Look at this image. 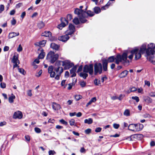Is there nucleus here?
<instances>
[{
	"instance_id": "f257e3e1",
	"label": "nucleus",
	"mask_w": 155,
	"mask_h": 155,
	"mask_svg": "<svg viewBox=\"0 0 155 155\" xmlns=\"http://www.w3.org/2000/svg\"><path fill=\"white\" fill-rule=\"evenodd\" d=\"M127 54L126 53H124L121 56L120 55H117L115 58L114 56H112L109 57L107 60L108 62H112L115 60V63L117 64H118L120 62L122 61L126 62L127 58Z\"/></svg>"
},
{
	"instance_id": "f03ea898",
	"label": "nucleus",
	"mask_w": 155,
	"mask_h": 155,
	"mask_svg": "<svg viewBox=\"0 0 155 155\" xmlns=\"http://www.w3.org/2000/svg\"><path fill=\"white\" fill-rule=\"evenodd\" d=\"M74 13L78 15L80 20L81 23L85 22L87 20L85 19V18L86 12L82 9H80L76 8L75 9Z\"/></svg>"
},
{
	"instance_id": "7ed1b4c3",
	"label": "nucleus",
	"mask_w": 155,
	"mask_h": 155,
	"mask_svg": "<svg viewBox=\"0 0 155 155\" xmlns=\"http://www.w3.org/2000/svg\"><path fill=\"white\" fill-rule=\"evenodd\" d=\"M59 55L55 54L54 52L50 51L47 56V59L51 63H54L58 58Z\"/></svg>"
},
{
	"instance_id": "20e7f679",
	"label": "nucleus",
	"mask_w": 155,
	"mask_h": 155,
	"mask_svg": "<svg viewBox=\"0 0 155 155\" xmlns=\"http://www.w3.org/2000/svg\"><path fill=\"white\" fill-rule=\"evenodd\" d=\"M83 71L85 73H89L90 75H92L93 72V64L85 65Z\"/></svg>"
},
{
	"instance_id": "39448f33",
	"label": "nucleus",
	"mask_w": 155,
	"mask_h": 155,
	"mask_svg": "<svg viewBox=\"0 0 155 155\" xmlns=\"http://www.w3.org/2000/svg\"><path fill=\"white\" fill-rule=\"evenodd\" d=\"M62 66H64L65 70L69 69L73 66V64L69 60H65L62 62Z\"/></svg>"
},
{
	"instance_id": "423d86ee",
	"label": "nucleus",
	"mask_w": 155,
	"mask_h": 155,
	"mask_svg": "<svg viewBox=\"0 0 155 155\" xmlns=\"http://www.w3.org/2000/svg\"><path fill=\"white\" fill-rule=\"evenodd\" d=\"M94 68L95 75H96L98 73L100 74H101L102 70V64L100 63L95 64Z\"/></svg>"
},
{
	"instance_id": "0eeeda50",
	"label": "nucleus",
	"mask_w": 155,
	"mask_h": 155,
	"mask_svg": "<svg viewBox=\"0 0 155 155\" xmlns=\"http://www.w3.org/2000/svg\"><path fill=\"white\" fill-rule=\"evenodd\" d=\"M131 53L135 54V60H137L140 58L141 54H143L140 53L139 51V49L137 48L132 50L131 51Z\"/></svg>"
},
{
	"instance_id": "6e6552de",
	"label": "nucleus",
	"mask_w": 155,
	"mask_h": 155,
	"mask_svg": "<svg viewBox=\"0 0 155 155\" xmlns=\"http://www.w3.org/2000/svg\"><path fill=\"white\" fill-rule=\"evenodd\" d=\"M61 23L59 25L58 27V28L60 29H62L68 23V22L65 18H61Z\"/></svg>"
},
{
	"instance_id": "1a4fd4ad",
	"label": "nucleus",
	"mask_w": 155,
	"mask_h": 155,
	"mask_svg": "<svg viewBox=\"0 0 155 155\" xmlns=\"http://www.w3.org/2000/svg\"><path fill=\"white\" fill-rule=\"evenodd\" d=\"M12 62L14 64L13 65V68L16 67L19 68V66L18 64H19V61L18 60L17 57L15 55H14L12 60Z\"/></svg>"
},
{
	"instance_id": "9d476101",
	"label": "nucleus",
	"mask_w": 155,
	"mask_h": 155,
	"mask_svg": "<svg viewBox=\"0 0 155 155\" xmlns=\"http://www.w3.org/2000/svg\"><path fill=\"white\" fill-rule=\"evenodd\" d=\"M69 29L66 31V33L68 35H71L73 34L75 31V27L74 25L70 24L68 27Z\"/></svg>"
},
{
	"instance_id": "9b49d317",
	"label": "nucleus",
	"mask_w": 155,
	"mask_h": 155,
	"mask_svg": "<svg viewBox=\"0 0 155 155\" xmlns=\"http://www.w3.org/2000/svg\"><path fill=\"white\" fill-rule=\"evenodd\" d=\"M53 67L52 66L49 67L48 68V73L50 74V76L51 78H54L55 76V73L53 71Z\"/></svg>"
},
{
	"instance_id": "f8f14e48",
	"label": "nucleus",
	"mask_w": 155,
	"mask_h": 155,
	"mask_svg": "<svg viewBox=\"0 0 155 155\" xmlns=\"http://www.w3.org/2000/svg\"><path fill=\"white\" fill-rule=\"evenodd\" d=\"M148 48L147 50H150V53L152 52H154V53L155 54V45L153 43H151L148 45Z\"/></svg>"
},
{
	"instance_id": "ddd939ff",
	"label": "nucleus",
	"mask_w": 155,
	"mask_h": 155,
	"mask_svg": "<svg viewBox=\"0 0 155 155\" xmlns=\"http://www.w3.org/2000/svg\"><path fill=\"white\" fill-rule=\"evenodd\" d=\"M69 38L68 35L66 33L64 35L59 36L58 37V39L63 42H65L68 40Z\"/></svg>"
},
{
	"instance_id": "4468645a",
	"label": "nucleus",
	"mask_w": 155,
	"mask_h": 155,
	"mask_svg": "<svg viewBox=\"0 0 155 155\" xmlns=\"http://www.w3.org/2000/svg\"><path fill=\"white\" fill-rule=\"evenodd\" d=\"M22 113L19 111H18L14 113L13 115V118L15 119H21L22 118Z\"/></svg>"
},
{
	"instance_id": "2eb2a0df",
	"label": "nucleus",
	"mask_w": 155,
	"mask_h": 155,
	"mask_svg": "<svg viewBox=\"0 0 155 155\" xmlns=\"http://www.w3.org/2000/svg\"><path fill=\"white\" fill-rule=\"evenodd\" d=\"M146 54L148 56L147 58L148 59L149 61H152V60L154 57L153 54H155L154 53V52H152L151 53L148 50H147Z\"/></svg>"
},
{
	"instance_id": "dca6fc26",
	"label": "nucleus",
	"mask_w": 155,
	"mask_h": 155,
	"mask_svg": "<svg viewBox=\"0 0 155 155\" xmlns=\"http://www.w3.org/2000/svg\"><path fill=\"white\" fill-rule=\"evenodd\" d=\"M52 107L53 109L55 110H58L61 108L60 104L55 102H53L52 104Z\"/></svg>"
},
{
	"instance_id": "f3484780",
	"label": "nucleus",
	"mask_w": 155,
	"mask_h": 155,
	"mask_svg": "<svg viewBox=\"0 0 155 155\" xmlns=\"http://www.w3.org/2000/svg\"><path fill=\"white\" fill-rule=\"evenodd\" d=\"M77 65H75L73 67L70 71V74H71V77H75L76 74L75 73L77 68Z\"/></svg>"
},
{
	"instance_id": "a211bd4d",
	"label": "nucleus",
	"mask_w": 155,
	"mask_h": 155,
	"mask_svg": "<svg viewBox=\"0 0 155 155\" xmlns=\"http://www.w3.org/2000/svg\"><path fill=\"white\" fill-rule=\"evenodd\" d=\"M54 70L57 74H61L63 71V69L62 67H58L57 68H55Z\"/></svg>"
},
{
	"instance_id": "6ab92c4d",
	"label": "nucleus",
	"mask_w": 155,
	"mask_h": 155,
	"mask_svg": "<svg viewBox=\"0 0 155 155\" xmlns=\"http://www.w3.org/2000/svg\"><path fill=\"white\" fill-rule=\"evenodd\" d=\"M147 44L144 43L143 44L141 47L140 50L139 51L141 53H144L145 51H147Z\"/></svg>"
},
{
	"instance_id": "aec40b11",
	"label": "nucleus",
	"mask_w": 155,
	"mask_h": 155,
	"mask_svg": "<svg viewBox=\"0 0 155 155\" xmlns=\"http://www.w3.org/2000/svg\"><path fill=\"white\" fill-rule=\"evenodd\" d=\"M135 132L140 131L143 128V125L142 124L138 125L137 124H135Z\"/></svg>"
},
{
	"instance_id": "412c9836",
	"label": "nucleus",
	"mask_w": 155,
	"mask_h": 155,
	"mask_svg": "<svg viewBox=\"0 0 155 155\" xmlns=\"http://www.w3.org/2000/svg\"><path fill=\"white\" fill-rule=\"evenodd\" d=\"M19 34L18 32H12L9 33L8 38H11L19 35Z\"/></svg>"
},
{
	"instance_id": "4be33fe9",
	"label": "nucleus",
	"mask_w": 155,
	"mask_h": 155,
	"mask_svg": "<svg viewBox=\"0 0 155 155\" xmlns=\"http://www.w3.org/2000/svg\"><path fill=\"white\" fill-rule=\"evenodd\" d=\"M50 47L52 49L58 50L59 48L60 45H57L54 43H52L51 44Z\"/></svg>"
},
{
	"instance_id": "5701e85b",
	"label": "nucleus",
	"mask_w": 155,
	"mask_h": 155,
	"mask_svg": "<svg viewBox=\"0 0 155 155\" xmlns=\"http://www.w3.org/2000/svg\"><path fill=\"white\" fill-rule=\"evenodd\" d=\"M107 60H103V70L105 71L107 70Z\"/></svg>"
},
{
	"instance_id": "b1692460",
	"label": "nucleus",
	"mask_w": 155,
	"mask_h": 155,
	"mask_svg": "<svg viewBox=\"0 0 155 155\" xmlns=\"http://www.w3.org/2000/svg\"><path fill=\"white\" fill-rule=\"evenodd\" d=\"M46 43V41L43 40L42 41L35 43V45L40 47H43L45 45Z\"/></svg>"
},
{
	"instance_id": "393cba45",
	"label": "nucleus",
	"mask_w": 155,
	"mask_h": 155,
	"mask_svg": "<svg viewBox=\"0 0 155 155\" xmlns=\"http://www.w3.org/2000/svg\"><path fill=\"white\" fill-rule=\"evenodd\" d=\"M143 100L147 103L149 104L152 102V99L148 96H144L143 97Z\"/></svg>"
},
{
	"instance_id": "a878e982",
	"label": "nucleus",
	"mask_w": 155,
	"mask_h": 155,
	"mask_svg": "<svg viewBox=\"0 0 155 155\" xmlns=\"http://www.w3.org/2000/svg\"><path fill=\"white\" fill-rule=\"evenodd\" d=\"M128 71L126 70L123 71L119 75L120 78H122L126 77L128 73Z\"/></svg>"
},
{
	"instance_id": "bb28decb",
	"label": "nucleus",
	"mask_w": 155,
	"mask_h": 155,
	"mask_svg": "<svg viewBox=\"0 0 155 155\" xmlns=\"http://www.w3.org/2000/svg\"><path fill=\"white\" fill-rule=\"evenodd\" d=\"M135 124H130L128 126V130L135 132Z\"/></svg>"
},
{
	"instance_id": "cd10ccee",
	"label": "nucleus",
	"mask_w": 155,
	"mask_h": 155,
	"mask_svg": "<svg viewBox=\"0 0 155 155\" xmlns=\"http://www.w3.org/2000/svg\"><path fill=\"white\" fill-rule=\"evenodd\" d=\"M42 36L46 37H50L51 36V33L49 31H45L42 34Z\"/></svg>"
},
{
	"instance_id": "c85d7f7f",
	"label": "nucleus",
	"mask_w": 155,
	"mask_h": 155,
	"mask_svg": "<svg viewBox=\"0 0 155 155\" xmlns=\"http://www.w3.org/2000/svg\"><path fill=\"white\" fill-rule=\"evenodd\" d=\"M15 98V96L13 94L8 98V101L10 103H12L14 102V100Z\"/></svg>"
},
{
	"instance_id": "c756f323",
	"label": "nucleus",
	"mask_w": 155,
	"mask_h": 155,
	"mask_svg": "<svg viewBox=\"0 0 155 155\" xmlns=\"http://www.w3.org/2000/svg\"><path fill=\"white\" fill-rule=\"evenodd\" d=\"M84 122L85 124H90L93 123V120L91 118H89L88 119H86L84 120Z\"/></svg>"
},
{
	"instance_id": "7c9ffc66",
	"label": "nucleus",
	"mask_w": 155,
	"mask_h": 155,
	"mask_svg": "<svg viewBox=\"0 0 155 155\" xmlns=\"http://www.w3.org/2000/svg\"><path fill=\"white\" fill-rule=\"evenodd\" d=\"M79 76L80 77H82L84 79H86L88 76V74L86 73L81 72L79 74Z\"/></svg>"
},
{
	"instance_id": "2f4dec72",
	"label": "nucleus",
	"mask_w": 155,
	"mask_h": 155,
	"mask_svg": "<svg viewBox=\"0 0 155 155\" xmlns=\"http://www.w3.org/2000/svg\"><path fill=\"white\" fill-rule=\"evenodd\" d=\"M86 14L85 15V17H86L87 15L91 17L93 16L94 15V12L90 11H88L87 12H86Z\"/></svg>"
},
{
	"instance_id": "473e14b6",
	"label": "nucleus",
	"mask_w": 155,
	"mask_h": 155,
	"mask_svg": "<svg viewBox=\"0 0 155 155\" xmlns=\"http://www.w3.org/2000/svg\"><path fill=\"white\" fill-rule=\"evenodd\" d=\"M94 10L95 13L96 14H98L101 12L100 8L98 7L94 8Z\"/></svg>"
},
{
	"instance_id": "72a5a7b5",
	"label": "nucleus",
	"mask_w": 155,
	"mask_h": 155,
	"mask_svg": "<svg viewBox=\"0 0 155 155\" xmlns=\"http://www.w3.org/2000/svg\"><path fill=\"white\" fill-rule=\"evenodd\" d=\"M124 115L127 117L129 116H130V111L128 109H126L125 110L124 113Z\"/></svg>"
},
{
	"instance_id": "f704fd0d",
	"label": "nucleus",
	"mask_w": 155,
	"mask_h": 155,
	"mask_svg": "<svg viewBox=\"0 0 155 155\" xmlns=\"http://www.w3.org/2000/svg\"><path fill=\"white\" fill-rule=\"evenodd\" d=\"M38 26L39 28H42L45 26L44 23L42 21H40L38 24Z\"/></svg>"
},
{
	"instance_id": "c9c22d12",
	"label": "nucleus",
	"mask_w": 155,
	"mask_h": 155,
	"mask_svg": "<svg viewBox=\"0 0 155 155\" xmlns=\"http://www.w3.org/2000/svg\"><path fill=\"white\" fill-rule=\"evenodd\" d=\"M73 22L76 25H78L79 23V21L78 18H74L73 20Z\"/></svg>"
},
{
	"instance_id": "e433bc0d",
	"label": "nucleus",
	"mask_w": 155,
	"mask_h": 155,
	"mask_svg": "<svg viewBox=\"0 0 155 155\" xmlns=\"http://www.w3.org/2000/svg\"><path fill=\"white\" fill-rule=\"evenodd\" d=\"M110 2H108L107 4L101 8V9L102 10H105L106 8H108V6L110 5Z\"/></svg>"
},
{
	"instance_id": "4c0bfd02",
	"label": "nucleus",
	"mask_w": 155,
	"mask_h": 155,
	"mask_svg": "<svg viewBox=\"0 0 155 155\" xmlns=\"http://www.w3.org/2000/svg\"><path fill=\"white\" fill-rule=\"evenodd\" d=\"M45 55V53L44 52H41L39 55L38 58L39 59H43Z\"/></svg>"
},
{
	"instance_id": "58836bf2",
	"label": "nucleus",
	"mask_w": 155,
	"mask_h": 155,
	"mask_svg": "<svg viewBox=\"0 0 155 155\" xmlns=\"http://www.w3.org/2000/svg\"><path fill=\"white\" fill-rule=\"evenodd\" d=\"M18 70L19 72L23 75H25V71L23 68H18Z\"/></svg>"
},
{
	"instance_id": "ea45409f",
	"label": "nucleus",
	"mask_w": 155,
	"mask_h": 155,
	"mask_svg": "<svg viewBox=\"0 0 155 155\" xmlns=\"http://www.w3.org/2000/svg\"><path fill=\"white\" fill-rule=\"evenodd\" d=\"M72 18V16L71 14H68L67 15V19H66L68 22L69 21H70Z\"/></svg>"
},
{
	"instance_id": "a19ab883",
	"label": "nucleus",
	"mask_w": 155,
	"mask_h": 155,
	"mask_svg": "<svg viewBox=\"0 0 155 155\" xmlns=\"http://www.w3.org/2000/svg\"><path fill=\"white\" fill-rule=\"evenodd\" d=\"M74 97L76 100L78 101L81 99L82 97L80 95H76Z\"/></svg>"
},
{
	"instance_id": "79ce46f5",
	"label": "nucleus",
	"mask_w": 155,
	"mask_h": 155,
	"mask_svg": "<svg viewBox=\"0 0 155 155\" xmlns=\"http://www.w3.org/2000/svg\"><path fill=\"white\" fill-rule=\"evenodd\" d=\"M62 61H57L55 63V65L58 66V67H60V66L61 65V63H62Z\"/></svg>"
},
{
	"instance_id": "37998d69",
	"label": "nucleus",
	"mask_w": 155,
	"mask_h": 155,
	"mask_svg": "<svg viewBox=\"0 0 155 155\" xmlns=\"http://www.w3.org/2000/svg\"><path fill=\"white\" fill-rule=\"evenodd\" d=\"M69 123L71 126H73L74 125L75 123V120L74 119H71L69 121Z\"/></svg>"
},
{
	"instance_id": "c03bdc74",
	"label": "nucleus",
	"mask_w": 155,
	"mask_h": 155,
	"mask_svg": "<svg viewBox=\"0 0 155 155\" xmlns=\"http://www.w3.org/2000/svg\"><path fill=\"white\" fill-rule=\"evenodd\" d=\"M59 121L60 123L63 124H64L65 125H67L68 124V122L63 119H61Z\"/></svg>"
},
{
	"instance_id": "a18cd8bd",
	"label": "nucleus",
	"mask_w": 155,
	"mask_h": 155,
	"mask_svg": "<svg viewBox=\"0 0 155 155\" xmlns=\"http://www.w3.org/2000/svg\"><path fill=\"white\" fill-rule=\"evenodd\" d=\"M132 99L133 100H135L137 102H138L139 101V99L138 97L137 96L132 97Z\"/></svg>"
},
{
	"instance_id": "49530a36",
	"label": "nucleus",
	"mask_w": 155,
	"mask_h": 155,
	"mask_svg": "<svg viewBox=\"0 0 155 155\" xmlns=\"http://www.w3.org/2000/svg\"><path fill=\"white\" fill-rule=\"evenodd\" d=\"M35 131L37 133H39L41 132V129L38 127H35L34 129Z\"/></svg>"
},
{
	"instance_id": "de8ad7c7",
	"label": "nucleus",
	"mask_w": 155,
	"mask_h": 155,
	"mask_svg": "<svg viewBox=\"0 0 155 155\" xmlns=\"http://www.w3.org/2000/svg\"><path fill=\"white\" fill-rule=\"evenodd\" d=\"M42 73V70H41L38 72L36 74V76L37 77H40Z\"/></svg>"
},
{
	"instance_id": "09e8293b",
	"label": "nucleus",
	"mask_w": 155,
	"mask_h": 155,
	"mask_svg": "<svg viewBox=\"0 0 155 155\" xmlns=\"http://www.w3.org/2000/svg\"><path fill=\"white\" fill-rule=\"evenodd\" d=\"M4 10V6L3 5H0V13H1Z\"/></svg>"
},
{
	"instance_id": "8fccbe9b",
	"label": "nucleus",
	"mask_w": 155,
	"mask_h": 155,
	"mask_svg": "<svg viewBox=\"0 0 155 155\" xmlns=\"http://www.w3.org/2000/svg\"><path fill=\"white\" fill-rule=\"evenodd\" d=\"M91 130L90 128L87 129L85 130V132L86 134H88L91 132Z\"/></svg>"
},
{
	"instance_id": "3c124183",
	"label": "nucleus",
	"mask_w": 155,
	"mask_h": 155,
	"mask_svg": "<svg viewBox=\"0 0 155 155\" xmlns=\"http://www.w3.org/2000/svg\"><path fill=\"white\" fill-rule=\"evenodd\" d=\"M94 83L96 85H98L99 84H100V81L98 80L97 79H95L94 81Z\"/></svg>"
},
{
	"instance_id": "603ef678",
	"label": "nucleus",
	"mask_w": 155,
	"mask_h": 155,
	"mask_svg": "<svg viewBox=\"0 0 155 155\" xmlns=\"http://www.w3.org/2000/svg\"><path fill=\"white\" fill-rule=\"evenodd\" d=\"M80 85L82 87H84L86 85V83L84 81L81 82L80 83Z\"/></svg>"
},
{
	"instance_id": "864d4df0",
	"label": "nucleus",
	"mask_w": 155,
	"mask_h": 155,
	"mask_svg": "<svg viewBox=\"0 0 155 155\" xmlns=\"http://www.w3.org/2000/svg\"><path fill=\"white\" fill-rule=\"evenodd\" d=\"M16 20L13 18V19L11 21V23L12 25H15L16 23Z\"/></svg>"
},
{
	"instance_id": "5fc2aeb1",
	"label": "nucleus",
	"mask_w": 155,
	"mask_h": 155,
	"mask_svg": "<svg viewBox=\"0 0 155 155\" xmlns=\"http://www.w3.org/2000/svg\"><path fill=\"white\" fill-rule=\"evenodd\" d=\"M22 48L21 47V45H19L18 46V47L17 49L18 51L20 52L22 51Z\"/></svg>"
},
{
	"instance_id": "6e6d98bb",
	"label": "nucleus",
	"mask_w": 155,
	"mask_h": 155,
	"mask_svg": "<svg viewBox=\"0 0 155 155\" xmlns=\"http://www.w3.org/2000/svg\"><path fill=\"white\" fill-rule=\"evenodd\" d=\"M0 87L2 88H5L6 87L5 84L4 83H1L0 84Z\"/></svg>"
},
{
	"instance_id": "4d7b16f0",
	"label": "nucleus",
	"mask_w": 155,
	"mask_h": 155,
	"mask_svg": "<svg viewBox=\"0 0 155 155\" xmlns=\"http://www.w3.org/2000/svg\"><path fill=\"white\" fill-rule=\"evenodd\" d=\"M119 127L120 125L119 124H113V127L115 129H117Z\"/></svg>"
},
{
	"instance_id": "13d9d810",
	"label": "nucleus",
	"mask_w": 155,
	"mask_h": 155,
	"mask_svg": "<svg viewBox=\"0 0 155 155\" xmlns=\"http://www.w3.org/2000/svg\"><path fill=\"white\" fill-rule=\"evenodd\" d=\"M27 94L30 97H31L32 95L31 90H29L27 91Z\"/></svg>"
},
{
	"instance_id": "bf43d9fd",
	"label": "nucleus",
	"mask_w": 155,
	"mask_h": 155,
	"mask_svg": "<svg viewBox=\"0 0 155 155\" xmlns=\"http://www.w3.org/2000/svg\"><path fill=\"white\" fill-rule=\"evenodd\" d=\"M144 82L145 85H147L148 87L150 86V84L149 81H145Z\"/></svg>"
},
{
	"instance_id": "052dcab7",
	"label": "nucleus",
	"mask_w": 155,
	"mask_h": 155,
	"mask_svg": "<svg viewBox=\"0 0 155 155\" xmlns=\"http://www.w3.org/2000/svg\"><path fill=\"white\" fill-rule=\"evenodd\" d=\"M6 124V122L5 121H4L0 123V126L2 127L4 125H5Z\"/></svg>"
},
{
	"instance_id": "680f3d73",
	"label": "nucleus",
	"mask_w": 155,
	"mask_h": 155,
	"mask_svg": "<svg viewBox=\"0 0 155 155\" xmlns=\"http://www.w3.org/2000/svg\"><path fill=\"white\" fill-rule=\"evenodd\" d=\"M54 153H55V152L54 150H50L49 151V155H53Z\"/></svg>"
},
{
	"instance_id": "e2e57ef3",
	"label": "nucleus",
	"mask_w": 155,
	"mask_h": 155,
	"mask_svg": "<svg viewBox=\"0 0 155 155\" xmlns=\"http://www.w3.org/2000/svg\"><path fill=\"white\" fill-rule=\"evenodd\" d=\"M25 139L27 141L29 142L30 141V138L29 136H28V135L25 136Z\"/></svg>"
},
{
	"instance_id": "0e129e2a",
	"label": "nucleus",
	"mask_w": 155,
	"mask_h": 155,
	"mask_svg": "<svg viewBox=\"0 0 155 155\" xmlns=\"http://www.w3.org/2000/svg\"><path fill=\"white\" fill-rule=\"evenodd\" d=\"M101 129H102L101 127H97L95 131L96 132H99L101 131Z\"/></svg>"
},
{
	"instance_id": "69168bd1",
	"label": "nucleus",
	"mask_w": 155,
	"mask_h": 155,
	"mask_svg": "<svg viewBox=\"0 0 155 155\" xmlns=\"http://www.w3.org/2000/svg\"><path fill=\"white\" fill-rule=\"evenodd\" d=\"M130 90L131 92L135 91L137 90V89L134 87H133L130 88Z\"/></svg>"
},
{
	"instance_id": "338daca9",
	"label": "nucleus",
	"mask_w": 155,
	"mask_h": 155,
	"mask_svg": "<svg viewBox=\"0 0 155 155\" xmlns=\"http://www.w3.org/2000/svg\"><path fill=\"white\" fill-rule=\"evenodd\" d=\"M82 65H81L79 67V68L77 70V72L78 73L79 72L81 71L82 70Z\"/></svg>"
},
{
	"instance_id": "774afa93",
	"label": "nucleus",
	"mask_w": 155,
	"mask_h": 155,
	"mask_svg": "<svg viewBox=\"0 0 155 155\" xmlns=\"http://www.w3.org/2000/svg\"><path fill=\"white\" fill-rule=\"evenodd\" d=\"M150 96L152 97H155V92H151L150 94Z\"/></svg>"
}]
</instances>
